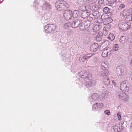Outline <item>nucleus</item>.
Segmentation results:
<instances>
[{"mask_svg":"<svg viewBox=\"0 0 132 132\" xmlns=\"http://www.w3.org/2000/svg\"><path fill=\"white\" fill-rule=\"evenodd\" d=\"M92 6V9H91V18H94L96 19L97 17L98 16V12L97 11L99 8L100 7V5H97L95 3H92L91 5Z\"/></svg>","mask_w":132,"mask_h":132,"instance_id":"3","label":"nucleus"},{"mask_svg":"<svg viewBox=\"0 0 132 132\" xmlns=\"http://www.w3.org/2000/svg\"><path fill=\"white\" fill-rule=\"evenodd\" d=\"M100 29V26L98 24H95L92 28V30L93 32H97Z\"/></svg>","mask_w":132,"mask_h":132,"instance_id":"16","label":"nucleus"},{"mask_svg":"<svg viewBox=\"0 0 132 132\" xmlns=\"http://www.w3.org/2000/svg\"><path fill=\"white\" fill-rule=\"evenodd\" d=\"M117 115L118 118V119L120 120H121V118L120 112H118L117 113Z\"/></svg>","mask_w":132,"mask_h":132,"instance_id":"42","label":"nucleus"},{"mask_svg":"<svg viewBox=\"0 0 132 132\" xmlns=\"http://www.w3.org/2000/svg\"><path fill=\"white\" fill-rule=\"evenodd\" d=\"M81 22V20H77L70 23V26L72 28H76L78 27Z\"/></svg>","mask_w":132,"mask_h":132,"instance_id":"9","label":"nucleus"},{"mask_svg":"<svg viewBox=\"0 0 132 132\" xmlns=\"http://www.w3.org/2000/svg\"><path fill=\"white\" fill-rule=\"evenodd\" d=\"M109 44V42L108 40H104L100 46V48L102 47L103 49H104Z\"/></svg>","mask_w":132,"mask_h":132,"instance_id":"15","label":"nucleus"},{"mask_svg":"<svg viewBox=\"0 0 132 132\" xmlns=\"http://www.w3.org/2000/svg\"><path fill=\"white\" fill-rule=\"evenodd\" d=\"M84 56L85 57V58H86V60L89 59L91 57V55L90 54H87L84 55Z\"/></svg>","mask_w":132,"mask_h":132,"instance_id":"44","label":"nucleus"},{"mask_svg":"<svg viewBox=\"0 0 132 132\" xmlns=\"http://www.w3.org/2000/svg\"><path fill=\"white\" fill-rule=\"evenodd\" d=\"M94 55V54L91 53V57H92V61L93 62L95 63L98 62L99 59L96 56H93Z\"/></svg>","mask_w":132,"mask_h":132,"instance_id":"21","label":"nucleus"},{"mask_svg":"<svg viewBox=\"0 0 132 132\" xmlns=\"http://www.w3.org/2000/svg\"><path fill=\"white\" fill-rule=\"evenodd\" d=\"M104 112L105 113L107 114L108 115H109L110 114V111L108 110H106L104 111Z\"/></svg>","mask_w":132,"mask_h":132,"instance_id":"43","label":"nucleus"},{"mask_svg":"<svg viewBox=\"0 0 132 132\" xmlns=\"http://www.w3.org/2000/svg\"><path fill=\"white\" fill-rule=\"evenodd\" d=\"M56 29V26L52 24H47L44 28L45 32L48 33L53 32L55 31Z\"/></svg>","mask_w":132,"mask_h":132,"instance_id":"5","label":"nucleus"},{"mask_svg":"<svg viewBox=\"0 0 132 132\" xmlns=\"http://www.w3.org/2000/svg\"><path fill=\"white\" fill-rule=\"evenodd\" d=\"M130 14H132V8L129 9L127 11Z\"/></svg>","mask_w":132,"mask_h":132,"instance_id":"45","label":"nucleus"},{"mask_svg":"<svg viewBox=\"0 0 132 132\" xmlns=\"http://www.w3.org/2000/svg\"><path fill=\"white\" fill-rule=\"evenodd\" d=\"M103 104L101 103H96L94 104L92 106V109L93 110H96L100 108L103 107Z\"/></svg>","mask_w":132,"mask_h":132,"instance_id":"11","label":"nucleus"},{"mask_svg":"<svg viewBox=\"0 0 132 132\" xmlns=\"http://www.w3.org/2000/svg\"><path fill=\"white\" fill-rule=\"evenodd\" d=\"M96 84V82L95 81L93 80L91 81V86H94Z\"/></svg>","mask_w":132,"mask_h":132,"instance_id":"48","label":"nucleus"},{"mask_svg":"<svg viewBox=\"0 0 132 132\" xmlns=\"http://www.w3.org/2000/svg\"><path fill=\"white\" fill-rule=\"evenodd\" d=\"M90 24L91 22L89 21H87L86 22L85 24V30H87V31L89 32L91 30V27H90Z\"/></svg>","mask_w":132,"mask_h":132,"instance_id":"12","label":"nucleus"},{"mask_svg":"<svg viewBox=\"0 0 132 132\" xmlns=\"http://www.w3.org/2000/svg\"><path fill=\"white\" fill-rule=\"evenodd\" d=\"M108 38L111 40H113L114 39L115 37L114 35L113 34H110L109 35Z\"/></svg>","mask_w":132,"mask_h":132,"instance_id":"30","label":"nucleus"},{"mask_svg":"<svg viewBox=\"0 0 132 132\" xmlns=\"http://www.w3.org/2000/svg\"><path fill=\"white\" fill-rule=\"evenodd\" d=\"M122 127L121 129H122Z\"/></svg>","mask_w":132,"mask_h":132,"instance_id":"57","label":"nucleus"},{"mask_svg":"<svg viewBox=\"0 0 132 132\" xmlns=\"http://www.w3.org/2000/svg\"><path fill=\"white\" fill-rule=\"evenodd\" d=\"M108 52L106 50H104L102 52V56L104 57H105L107 56Z\"/></svg>","mask_w":132,"mask_h":132,"instance_id":"31","label":"nucleus"},{"mask_svg":"<svg viewBox=\"0 0 132 132\" xmlns=\"http://www.w3.org/2000/svg\"><path fill=\"white\" fill-rule=\"evenodd\" d=\"M108 95V92L106 91L101 94L99 96V98L100 100L105 99Z\"/></svg>","mask_w":132,"mask_h":132,"instance_id":"13","label":"nucleus"},{"mask_svg":"<svg viewBox=\"0 0 132 132\" xmlns=\"http://www.w3.org/2000/svg\"><path fill=\"white\" fill-rule=\"evenodd\" d=\"M131 79L132 80V73L130 75Z\"/></svg>","mask_w":132,"mask_h":132,"instance_id":"52","label":"nucleus"},{"mask_svg":"<svg viewBox=\"0 0 132 132\" xmlns=\"http://www.w3.org/2000/svg\"><path fill=\"white\" fill-rule=\"evenodd\" d=\"M99 96L97 94L94 93L91 96V98L93 99V101H95L96 100H97L99 98Z\"/></svg>","mask_w":132,"mask_h":132,"instance_id":"18","label":"nucleus"},{"mask_svg":"<svg viewBox=\"0 0 132 132\" xmlns=\"http://www.w3.org/2000/svg\"><path fill=\"white\" fill-rule=\"evenodd\" d=\"M118 45L117 44H116L114 45L113 46L112 51H117L118 50Z\"/></svg>","mask_w":132,"mask_h":132,"instance_id":"35","label":"nucleus"},{"mask_svg":"<svg viewBox=\"0 0 132 132\" xmlns=\"http://www.w3.org/2000/svg\"><path fill=\"white\" fill-rule=\"evenodd\" d=\"M43 7L46 9H50L51 8V5L45 1H44L43 2Z\"/></svg>","mask_w":132,"mask_h":132,"instance_id":"17","label":"nucleus"},{"mask_svg":"<svg viewBox=\"0 0 132 132\" xmlns=\"http://www.w3.org/2000/svg\"><path fill=\"white\" fill-rule=\"evenodd\" d=\"M81 1L82 2V3L84 4H86V3H90V0H81Z\"/></svg>","mask_w":132,"mask_h":132,"instance_id":"40","label":"nucleus"},{"mask_svg":"<svg viewBox=\"0 0 132 132\" xmlns=\"http://www.w3.org/2000/svg\"><path fill=\"white\" fill-rule=\"evenodd\" d=\"M122 127L121 129H122Z\"/></svg>","mask_w":132,"mask_h":132,"instance_id":"58","label":"nucleus"},{"mask_svg":"<svg viewBox=\"0 0 132 132\" xmlns=\"http://www.w3.org/2000/svg\"><path fill=\"white\" fill-rule=\"evenodd\" d=\"M113 129L114 131L115 132H119L121 131L122 129L119 127L115 126L113 127Z\"/></svg>","mask_w":132,"mask_h":132,"instance_id":"26","label":"nucleus"},{"mask_svg":"<svg viewBox=\"0 0 132 132\" xmlns=\"http://www.w3.org/2000/svg\"><path fill=\"white\" fill-rule=\"evenodd\" d=\"M103 11L106 14L110 12V9L108 7H105L103 9Z\"/></svg>","mask_w":132,"mask_h":132,"instance_id":"33","label":"nucleus"},{"mask_svg":"<svg viewBox=\"0 0 132 132\" xmlns=\"http://www.w3.org/2000/svg\"><path fill=\"white\" fill-rule=\"evenodd\" d=\"M109 74L108 71L106 70H105L101 72L100 76L103 77L107 76L109 75Z\"/></svg>","mask_w":132,"mask_h":132,"instance_id":"22","label":"nucleus"},{"mask_svg":"<svg viewBox=\"0 0 132 132\" xmlns=\"http://www.w3.org/2000/svg\"><path fill=\"white\" fill-rule=\"evenodd\" d=\"M130 25V23L129 22H122L120 24L119 27L121 30L126 31L129 28V26Z\"/></svg>","mask_w":132,"mask_h":132,"instance_id":"8","label":"nucleus"},{"mask_svg":"<svg viewBox=\"0 0 132 132\" xmlns=\"http://www.w3.org/2000/svg\"><path fill=\"white\" fill-rule=\"evenodd\" d=\"M120 73L119 75V77L121 78L122 77V76H125L126 75V71L124 70V69H120Z\"/></svg>","mask_w":132,"mask_h":132,"instance_id":"23","label":"nucleus"},{"mask_svg":"<svg viewBox=\"0 0 132 132\" xmlns=\"http://www.w3.org/2000/svg\"><path fill=\"white\" fill-rule=\"evenodd\" d=\"M127 40V37L126 36H121L120 37L119 41L122 44H124L126 42Z\"/></svg>","mask_w":132,"mask_h":132,"instance_id":"20","label":"nucleus"},{"mask_svg":"<svg viewBox=\"0 0 132 132\" xmlns=\"http://www.w3.org/2000/svg\"><path fill=\"white\" fill-rule=\"evenodd\" d=\"M131 16L132 14H129L127 15L126 18V21H131L132 20V18H131Z\"/></svg>","mask_w":132,"mask_h":132,"instance_id":"29","label":"nucleus"},{"mask_svg":"<svg viewBox=\"0 0 132 132\" xmlns=\"http://www.w3.org/2000/svg\"><path fill=\"white\" fill-rule=\"evenodd\" d=\"M130 25L129 26V28H132V23H130Z\"/></svg>","mask_w":132,"mask_h":132,"instance_id":"50","label":"nucleus"},{"mask_svg":"<svg viewBox=\"0 0 132 132\" xmlns=\"http://www.w3.org/2000/svg\"><path fill=\"white\" fill-rule=\"evenodd\" d=\"M112 21V19L110 17H108L105 19V22H106V24L110 23Z\"/></svg>","mask_w":132,"mask_h":132,"instance_id":"32","label":"nucleus"},{"mask_svg":"<svg viewBox=\"0 0 132 132\" xmlns=\"http://www.w3.org/2000/svg\"><path fill=\"white\" fill-rule=\"evenodd\" d=\"M98 47V44L96 43H93L91 45V51L95 52L96 51Z\"/></svg>","mask_w":132,"mask_h":132,"instance_id":"14","label":"nucleus"},{"mask_svg":"<svg viewBox=\"0 0 132 132\" xmlns=\"http://www.w3.org/2000/svg\"><path fill=\"white\" fill-rule=\"evenodd\" d=\"M102 66L101 68L103 70H105L107 67V66L106 65L104 62H103L101 63Z\"/></svg>","mask_w":132,"mask_h":132,"instance_id":"36","label":"nucleus"},{"mask_svg":"<svg viewBox=\"0 0 132 132\" xmlns=\"http://www.w3.org/2000/svg\"><path fill=\"white\" fill-rule=\"evenodd\" d=\"M131 88L129 83L126 80L122 81L120 84V89L122 90L128 92Z\"/></svg>","mask_w":132,"mask_h":132,"instance_id":"4","label":"nucleus"},{"mask_svg":"<svg viewBox=\"0 0 132 132\" xmlns=\"http://www.w3.org/2000/svg\"><path fill=\"white\" fill-rule=\"evenodd\" d=\"M78 75L81 78L86 79L85 81H86V82H88V84L87 87H90V84L91 83L90 74L86 71H82L78 74Z\"/></svg>","mask_w":132,"mask_h":132,"instance_id":"2","label":"nucleus"},{"mask_svg":"<svg viewBox=\"0 0 132 132\" xmlns=\"http://www.w3.org/2000/svg\"><path fill=\"white\" fill-rule=\"evenodd\" d=\"M112 82L113 83V84H115V82H114V81H112Z\"/></svg>","mask_w":132,"mask_h":132,"instance_id":"54","label":"nucleus"},{"mask_svg":"<svg viewBox=\"0 0 132 132\" xmlns=\"http://www.w3.org/2000/svg\"><path fill=\"white\" fill-rule=\"evenodd\" d=\"M103 80L104 84L105 85H108L109 84L110 81L108 78L106 77L105 78H104Z\"/></svg>","mask_w":132,"mask_h":132,"instance_id":"24","label":"nucleus"},{"mask_svg":"<svg viewBox=\"0 0 132 132\" xmlns=\"http://www.w3.org/2000/svg\"><path fill=\"white\" fill-rule=\"evenodd\" d=\"M79 28L81 30L83 31L86 30L85 28V24L82 23V21L81 23L79 24Z\"/></svg>","mask_w":132,"mask_h":132,"instance_id":"25","label":"nucleus"},{"mask_svg":"<svg viewBox=\"0 0 132 132\" xmlns=\"http://www.w3.org/2000/svg\"><path fill=\"white\" fill-rule=\"evenodd\" d=\"M131 18H132V20H131V21H132V16H131Z\"/></svg>","mask_w":132,"mask_h":132,"instance_id":"55","label":"nucleus"},{"mask_svg":"<svg viewBox=\"0 0 132 132\" xmlns=\"http://www.w3.org/2000/svg\"><path fill=\"white\" fill-rule=\"evenodd\" d=\"M102 33L101 32H97L92 33V38L96 40L97 41L99 42L102 39L101 37L102 36Z\"/></svg>","mask_w":132,"mask_h":132,"instance_id":"6","label":"nucleus"},{"mask_svg":"<svg viewBox=\"0 0 132 132\" xmlns=\"http://www.w3.org/2000/svg\"><path fill=\"white\" fill-rule=\"evenodd\" d=\"M70 26V23H65L64 24V28L66 29L68 28Z\"/></svg>","mask_w":132,"mask_h":132,"instance_id":"37","label":"nucleus"},{"mask_svg":"<svg viewBox=\"0 0 132 132\" xmlns=\"http://www.w3.org/2000/svg\"><path fill=\"white\" fill-rule=\"evenodd\" d=\"M79 14L78 11L75 10L73 12V17L74 18H77L79 16Z\"/></svg>","mask_w":132,"mask_h":132,"instance_id":"19","label":"nucleus"},{"mask_svg":"<svg viewBox=\"0 0 132 132\" xmlns=\"http://www.w3.org/2000/svg\"><path fill=\"white\" fill-rule=\"evenodd\" d=\"M111 27V26L110 24H107L104 28H105L106 29L108 30Z\"/></svg>","mask_w":132,"mask_h":132,"instance_id":"41","label":"nucleus"},{"mask_svg":"<svg viewBox=\"0 0 132 132\" xmlns=\"http://www.w3.org/2000/svg\"><path fill=\"white\" fill-rule=\"evenodd\" d=\"M107 1H109V0H107Z\"/></svg>","mask_w":132,"mask_h":132,"instance_id":"56","label":"nucleus"},{"mask_svg":"<svg viewBox=\"0 0 132 132\" xmlns=\"http://www.w3.org/2000/svg\"><path fill=\"white\" fill-rule=\"evenodd\" d=\"M130 64L131 65H132V59L131 60Z\"/></svg>","mask_w":132,"mask_h":132,"instance_id":"53","label":"nucleus"},{"mask_svg":"<svg viewBox=\"0 0 132 132\" xmlns=\"http://www.w3.org/2000/svg\"><path fill=\"white\" fill-rule=\"evenodd\" d=\"M55 6L57 10L59 11L65 10L66 8H68L69 7V5L63 0L57 1L55 3Z\"/></svg>","mask_w":132,"mask_h":132,"instance_id":"1","label":"nucleus"},{"mask_svg":"<svg viewBox=\"0 0 132 132\" xmlns=\"http://www.w3.org/2000/svg\"><path fill=\"white\" fill-rule=\"evenodd\" d=\"M117 97L119 98L124 101H127L128 100V97L125 92L118 93L117 94Z\"/></svg>","mask_w":132,"mask_h":132,"instance_id":"7","label":"nucleus"},{"mask_svg":"<svg viewBox=\"0 0 132 132\" xmlns=\"http://www.w3.org/2000/svg\"><path fill=\"white\" fill-rule=\"evenodd\" d=\"M86 59V58L84 55H81L79 58V60L80 62H84L85 61Z\"/></svg>","mask_w":132,"mask_h":132,"instance_id":"28","label":"nucleus"},{"mask_svg":"<svg viewBox=\"0 0 132 132\" xmlns=\"http://www.w3.org/2000/svg\"><path fill=\"white\" fill-rule=\"evenodd\" d=\"M98 16L97 17V18L96 19H94V18H92V20H94V21L95 22H97L98 23H101L103 22V20L102 19H101L98 18Z\"/></svg>","mask_w":132,"mask_h":132,"instance_id":"27","label":"nucleus"},{"mask_svg":"<svg viewBox=\"0 0 132 132\" xmlns=\"http://www.w3.org/2000/svg\"><path fill=\"white\" fill-rule=\"evenodd\" d=\"M72 12L70 10L66 11L63 14L65 19L67 20L70 19L72 17Z\"/></svg>","mask_w":132,"mask_h":132,"instance_id":"10","label":"nucleus"},{"mask_svg":"<svg viewBox=\"0 0 132 132\" xmlns=\"http://www.w3.org/2000/svg\"><path fill=\"white\" fill-rule=\"evenodd\" d=\"M130 128H131L132 129V122L131 124Z\"/></svg>","mask_w":132,"mask_h":132,"instance_id":"51","label":"nucleus"},{"mask_svg":"<svg viewBox=\"0 0 132 132\" xmlns=\"http://www.w3.org/2000/svg\"><path fill=\"white\" fill-rule=\"evenodd\" d=\"M108 30L106 29L105 28H103V34L105 36H106L108 34Z\"/></svg>","mask_w":132,"mask_h":132,"instance_id":"39","label":"nucleus"},{"mask_svg":"<svg viewBox=\"0 0 132 132\" xmlns=\"http://www.w3.org/2000/svg\"><path fill=\"white\" fill-rule=\"evenodd\" d=\"M73 32L71 31H68V34L69 36H70L72 35Z\"/></svg>","mask_w":132,"mask_h":132,"instance_id":"46","label":"nucleus"},{"mask_svg":"<svg viewBox=\"0 0 132 132\" xmlns=\"http://www.w3.org/2000/svg\"><path fill=\"white\" fill-rule=\"evenodd\" d=\"M129 54L132 56V45L129 46Z\"/></svg>","mask_w":132,"mask_h":132,"instance_id":"38","label":"nucleus"},{"mask_svg":"<svg viewBox=\"0 0 132 132\" xmlns=\"http://www.w3.org/2000/svg\"><path fill=\"white\" fill-rule=\"evenodd\" d=\"M127 11L125 10H123L120 13V15L123 17L125 16L126 15H127Z\"/></svg>","mask_w":132,"mask_h":132,"instance_id":"34","label":"nucleus"},{"mask_svg":"<svg viewBox=\"0 0 132 132\" xmlns=\"http://www.w3.org/2000/svg\"><path fill=\"white\" fill-rule=\"evenodd\" d=\"M98 3L100 4H102L104 3V1L103 0H99L98 1Z\"/></svg>","mask_w":132,"mask_h":132,"instance_id":"49","label":"nucleus"},{"mask_svg":"<svg viewBox=\"0 0 132 132\" xmlns=\"http://www.w3.org/2000/svg\"><path fill=\"white\" fill-rule=\"evenodd\" d=\"M125 7V5L123 4H120L119 6V8L121 9L124 8Z\"/></svg>","mask_w":132,"mask_h":132,"instance_id":"47","label":"nucleus"}]
</instances>
